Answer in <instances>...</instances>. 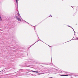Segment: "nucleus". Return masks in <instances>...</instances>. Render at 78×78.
I'll list each match as a JSON object with an SVG mask.
<instances>
[{"mask_svg":"<svg viewBox=\"0 0 78 78\" xmlns=\"http://www.w3.org/2000/svg\"><path fill=\"white\" fill-rule=\"evenodd\" d=\"M61 76H68V75H61Z\"/></svg>","mask_w":78,"mask_h":78,"instance_id":"20e7f679","label":"nucleus"},{"mask_svg":"<svg viewBox=\"0 0 78 78\" xmlns=\"http://www.w3.org/2000/svg\"><path fill=\"white\" fill-rule=\"evenodd\" d=\"M20 18H21V16H19L18 17H17L16 19H17L18 20H19V21H21L22 20Z\"/></svg>","mask_w":78,"mask_h":78,"instance_id":"f257e3e1","label":"nucleus"},{"mask_svg":"<svg viewBox=\"0 0 78 78\" xmlns=\"http://www.w3.org/2000/svg\"><path fill=\"white\" fill-rule=\"evenodd\" d=\"M16 2H17V0H16Z\"/></svg>","mask_w":78,"mask_h":78,"instance_id":"39448f33","label":"nucleus"},{"mask_svg":"<svg viewBox=\"0 0 78 78\" xmlns=\"http://www.w3.org/2000/svg\"><path fill=\"white\" fill-rule=\"evenodd\" d=\"M2 18L1 16H0V22H2Z\"/></svg>","mask_w":78,"mask_h":78,"instance_id":"f03ea898","label":"nucleus"},{"mask_svg":"<svg viewBox=\"0 0 78 78\" xmlns=\"http://www.w3.org/2000/svg\"><path fill=\"white\" fill-rule=\"evenodd\" d=\"M18 15H19V13H18Z\"/></svg>","mask_w":78,"mask_h":78,"instance_id":"423d86ee","label":"nucleus"},{"mask_svg":"<svg viewBox=\"0 0 78 78\" xmlns=\"http://www.w3.org/2000/svg\"><path fill=\"white\" fill-rule=\"evenodd\" d=\"M33 72H35L36 73H39V72L38 71H32Z\"/></svg>","mask_w":78,"mask_h":78,"instance_id":"7ed1b4c3","label":"nucleus"}]
</instances>
